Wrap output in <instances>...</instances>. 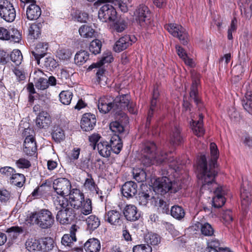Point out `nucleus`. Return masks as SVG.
<instances>
[{
	"label": "nucleus",
	"mask_w": 252,
	"mask_h": 252,
	"mask_svg": "<svg viewBox=\"0 0 252 252\" xmlns=\"http://www.w3.org/2000/svg\"><path fill=\"white\" fill-rule=\"evenodd\" d=\"M211 158L208 160L205 155L198 156L194 165L197 177L202 186L200 190L215 183V178L218 174L217 160L219 158V150L215 143L210 145Z\"/></svg>",
	"instance_id": "obj_1"
},
{
	"label": "nucleus",
	"mask_w": 252,
	"mask_h": 252,
	"mask_svg": "<svg viewBox=\"0 0 252 252\" xmlns=\"http://www.w3.org/2000/svg\"><path fill=\"white\" fill-rule=\"evenodd\" d=\"M157 146L153 142L147 141L143 145L142 150L141 163L145 166L153 164L160 165L168 163L169 166L176 170L181 164V161L174 158L171 153H166L161 151L159 154L156 153Z\"/></svg>",
	"instance_id": "obj_2"
},
{
	"label": "nucleus",
	"mask_w": 252,
	"mask_h": 252,
	"mask_svg": "<svg viewBox=\"0 0 252 252\" xmlns=\"http://www.w3.org/2000/svg\"><path fill=\"white\" fill-rule=\"evenodd\" d=\"M54 192L51 194V199L56 208L66 207L68 199L65 197L71 192V184L65 178H59L53 183Z\"/></svg>",
	"instance_id": "obj_3"
},
{
	"label": "nucleus",
	"mask_w": 252,
	"mask_h": 252,
	"mask_svg": "<svg viewBox=\"0 0 252 252\" xmlns=\"http://www.w3.org/2000/svg\"><path fill=\"white\" fill-rule=\"evenodd\" d=\"M26 221L30 224H36L42 229H47L53 225L54 217L51 211L44 209L30 213Z\"/></svg>",
	"instance_id": "obj_4"
},
{
	"label": "nucleus",
	"mask_w": 252,
	"mask_h": 252,
	"mask_svg": "<svg viewBox=\"0 0 252 252\" xmlns=\"http://www.w3.org/2000/svg\"><path fill=\"white\" fill-rule=\"evenodd\" d=\"M181 189L179 182H172L166 177L158 178L154 184V190L163 195L167 193H176Z\"/></svg>",
	"instance_id": "obj_5"
},
{
	"label": "nucleus",
	"mask_w": 252,
	"mask_h": 252,
	"mask_svg": "<svg viewBox=\"0 0 252 252\" xmlns=\"http://www.w3.org/2000/svg\"><path fill=\"white\" fill-rule=\"evenodd\" d=\"M115 102L117 103L116 106L118 108V113L117 118L120 116L125 123L128 122V118L123 110L126 109L130 113L135 114V104L129 101V96L128 94H123L115 98Z\"/></svg>",
	"instance_id": "obj_6"
},
{
	"label": "nucleus",
	"mask_w": 252,
	"mask_h": 252,
	"mask_svg": "<svg viewBox=\"0 0 252 252\" xmlns=\"http://www.w3.org/2000/svg\"><path fill=\"white\" fill-rule=\"evenodd\" d=\"M136 20L140 26L143 28L148 29L152 27L151 14L148 7L144 5H140L135 13Z\"/></svg>",
	"instance_id": "obj_7"
},
{
	"label": "nucleus",
	"mask_w": 252,
	"mask_h": 252,
	"mask_svg": "<svg viewBox=\"0 0 252 252\" xmlns=\"http://www.w3.org/2000/svg\"><path fill=\"white\" fill-rule=\"evenodd\" d=\"M56 208L59 210L56 215V219L60 223L66 224L71 223L74 220L75 218V211L69 207L68 203L66 207Z\"/></svg>",
	"instance_id": "obj_8"
},
{
	"label": "nucleus",
	"mask_w": 252,
	"mask_h": 252,
	"mask_svg": "<svg viewBox=\"0 0 252 252\" xmlns=\"http://www.w3.org/2000/svg\"><path fill=\"white\" fill-rule=\"evenodd\" d=\"M118 103L115 102V98L111 96H103L99 98L97 106L100 112L103 113H107L110 111L112 110L114 115H117L118 116V108L116 104Z\"/></svg>",
	"instance_id": "obj_9"
},
{
	"label": "nucleus",
	"mask_w": 252,
	"mask_h": 252,
	"mask_svg": "<svg viewBox=\"0 0 252 252\" xmlns=\"http://www.w3.org/2000/svg\"><path fill=\"white\" fill-rule=\"evenodd\" d=\"M168 32L173 36L177 37L182 44L186 45L188 43V33L185 29L180 25L171 23L165 26Z\"/></svg>",
	"instance_id": "obj_10"
},
{
	"label": "nucleus",
	"mask_w": 252,
	"mask_h": 252,
	"mask_svg": "<svg viewBox=\"0 0 252 252\" xmlns=\"http://www.w3.org/2000/svg\"><path fill=\"white\" fill-rule=\"evenodd\" d=\"M116 15V9L109 3H106L101 6L98 13V18L102 22L114 21Z\"/></svg>",
	"instance_id": "obj_11"
},
{
	"label": "nucleus",
	"mask_w": 252,
	"mask_h": 252,
	"mask_svg": "<svg viewBox=\"0 0 252 252\" xmlns=\"http://www.w3.org/2000/svg\"><path fill=\"white\" fill-rule=\"evenodd\" d=\"M0 16L7 22H12L15 20L16 11L10 2L4 1L0 4Z\"/></svg>",
	"instance_id": "obj_12"
},
{
	"label": "nucleus",
	"mask_w": 252,
	"mask_h": 252,
	"mask_svg": "<svg viewBox=\"0 0 252 252\" xmlns=\"http://www.w3.org/2000/svg\"><path fill=\"white\" fill-rule=\"evenodd\" d=\"M0 39L18 43L21 39V34L15 28L7 30L3 27H0Z\"/></svg>",
	"instance_id": "obj_13"
},
{
	"label": "nucleus",
	"mask_w": 252,
	"mask_h": 252,
	"mask_svg": "<svg viewBox=\"0 0 252 252\" xmlns=\"http://www.w3.org/2000/svg\"><path fill=\"white\" fill-rule=\"evenodd\" d=\"M69 207H73L75 209H78L82 205L84 201V195L77 189H73L71 192L68 195Z\"/></svg>",
	"instance_id": "obj_14"
},
{
	"label": "nucleus",
	"mask_w": 252,
	"mask_h": 252,
	"mask_svg": "<svg viewBox=\"0 0 252 252\" xmlns=\"http://www.w3.org/2000/svg\"><path fill=\"white\" fill-rule=\"evenodd\" d=\"M104 219L105 221L116 227L121 226L123 222L121 213L116 210H110L106 212Z\"/></svg>",
	"instance_id": "obj_15"
},
{
	"label": "nucleus",
	"mask_w": 252,
	"mask_h": 252,
	"mask_svg": "<svg viewBox=\"0 0 252 252\" xmlns=\"http://www.w3.org/2000/svg\"><path fill=\"white\" fill-rule=\"evenodd\" d=\"M113 60V58L112 56L111 53L110 52H108L103 55L101 60L99 62L92 64L89 66V68L92 69L94 68H98L96 72V75L97 77V80L99 81L101 77L103 76V75L104 73V69L100 67L105 63H111Z\"/></svg>",
	"instance_id": "obj_16"
},
{
	"label": "nucleus",
	"mask_w": 252,
	"mask_h": 252,
	"mask_svg": "<svg viewBox=\"0 0 252 252\" xmlns=\"http://www.w3.org/2000/svg\"><path fill=\"white\" fill-rule=\"evenodd\" d=\"M242 205L245 207L249 206L252 201L251 186L249 182H244L241 189Z\"/></svg>",
	"instance_id": "obj_17"
},
{
	"label": "nucleus",
	"mask_w": 252,
	"mask_h": 252,
	"mask_svg": "<svg viewBox=\"0 0 252 252\" xmlns=\"http://www.w3.org/2000/svg\"><path fill=\"white\" fill-rule=\"evenodd\" d=\"M96 118L94 114L91 113H85L82 118L81 121V128L86 131L92 130L96 124Z\"/></svg>",
	"instance_id": "obj_18"
},
{
	"label": "nucleus",
	"mask_w": 252,
	"mask_h": 252,
	"mask_svg": "<svg viewBox=\"0 0 252 252\" xmlns=\"http://www.w3.org/2000/svg\"><path fill=\"white\" fill-rule=\"evenodd\" d=\"M159 95V91L157 88H154L153 93V97L151 101L150 108L148 112L147 118L146 125H150L151 119L153 115L158 113L159 107L158 105V98Z\"/></svg>",
	"instance_id": "obj_19"
},
{
	"label": "nucleus",
	"mask_w": 252,
	"mask_h": 252,
	"mask_svg": "<svg viewBox=\"0 0 252 252\" xmlns=\"http://www.w3.org/2000/svg\"><path fill=\"white\" fill-rule=\"evenodd\" d=\"M123 214L126 219L130 221L138 220L141 217L137 207L132 204L126 205L123 210Z\"/></svg>",
	"instance_id": "obj_20"
},
{
	"label": "nucleus",
	"mask_w": 252,
	"mask_h": 252,
	"mask_svg": "<svg viewBox=\"0 0 252 252\" xmlns=\"http://www.w3.org/2000/svg\"><path fill=\"white\" fill-rule=\"evenodd\" d=\"M35 139L32 135L27 136L24 141L23 152L27 156H32L36 152Z\"/></svg>",
	"instance_id": "obj_21"
},
{
	"label": "nucleus",
	"mask_w": 252,
	"mask_h": 252,
	"mask_svg": "<svg viewBox=\"0 0 252 252\" xmlns=\"http://www.w3.org/2000/svg\"><path fill=\"white\" fill-rule=\"evenodd\" d=\"M137 192V185L133 181H128L125 183L122 188L123 195L127 198H132Z\"/></svg>",
	"instance_id": "obj_22"
},
{
	"label": "nucleus",
	"mask_w": 252,
	"mask_h": 252,
	"mask_svg": "<svg viewBox=\"0 0 252 252\" xmlns=\"http://www.w3.org/2000/svg\"><path fill=\"white\" fill-rule=\"evenodd\" d=\"M48 48V43H39L36 45L35 50L32 52V56L34 57L38 64H40V59L46 54Z\"/></svg>",
	"instance_id": "obj_23"
},
{
	"label": "nucleus",
	"mask_w": 252,
	"mask_h": 252,
	"mask_svg": "<svg viewBox=\"0 0 252 252\" xmlns=\"http://www.w3.org/2000/svg\"><path fill=\"white\" fill-rule=\"evenodd\" d=\"M132 44L129 35H125L117 40L114 45L113 49L116 52H120Z\"/></svg>",
	"instance_id": "obj_24"
},
{
	"label": "nucleus",
	"mask_w": 252,
	"mask_h": 252,
	"mask_svg": "<svg viewBox=\"0 0 252 252\" xmlns=\"http://www.w3.org/2000/svg\"><path fill=\"white\" fill-rule=\"evenodd\" d=\"M51 123V118L47 112L42 111L39 113L36 120V125L39 128L46 129Z\"/></svg>",
	"instance_id": "obj_25"
},
{
	"label": "nucleus",
	"mask_w": 252,
	"mask_h": 252,
	"mask_svg": "<svg viewBox=\"0 0 252 252\" xmlns=\"http://www.w3.org/2000/svg\"><path fill=\"white\" fill-rule=\"evenodd\" d=\"M215 196L213 198V206L215 208H220L222 206L225 202L224 197V190L221 187H217L214 191Z\"/></svg>",
	"instance_id": "obj_26"
},
{
	"label": "nucleus",
	"mask_w": 252,
	"mask_h": 252,
	"mask_svg": "<svg viewBox=\"0 0 252 252\" xmlns=\"http://www.w3.org/2000/svg\"><path fill=\"white\" fill-rule=\"evenodd\" d=\"M40 7L36 4H31L27 7L26 11L27 18L29 20L37 19L41 15Z\"/></svg>",
	"instance_id": "obj_27"
},
{
	"label": "nucleus",
	"mask_w": 252,
	"mask_h": 252,
	"mask_svg": "<svg viewBox=\"0 0 252 252\" xmlns=\"http://www.w3.org/2000/svg\"><path fill=\"white\" fill-rule=\"evenodd\" d=\"M203 116L202 114H199V119L195 121L191 120L190 122V126L192 127L193 133L197 136H202L204 133V129L203 127Z\"/></svg>",
	"instance_id": "obj_28"
},
{
	"label": "nucleus",
	"mask_w": 252,
	"mask_h": 252,
	"mask_svg": "<svg viewBox=\"0 0 252 252\" xmlns=\"http://www.w3.org/2000/svg\"><path fill=\"white\" fill-rule=\"evenodd\" d=\"M115 115L117 120L111 122L110 124L109 127L112 132L118 133V135H119V134L122 133L125 130L124 124H127V123H125L120 116L117 118V115Z\"/></svg>",
	"instance_id": "obj_29"
},
{
	"label": "nucleus",
	"mask_w": 252,
	"mask_h": 252,
	"mask_svg": "<svg viewBox=\"0 0 252 252\" xmlns=\"http://www.w3.org/2000/svg\"><path fill=\"white\" fill-rule=\"evenodd\" d=\"M100 243L95 238L89 239L84 245L86 252H98L100 249Z\"/></svg>",
	"instance_id": "obj_30"
},
{
	"label": "nucleus",
	"mask_w": 252,
	"mask_h": 252,
	"mask_svg": "<svg viewBox=\"0 0 252 252\" xmlns=\"http://www.w3.org/2000/svg\"><path fill=\"white\" fill-rule=\"evenodd\" d=\"M84 187L87 190L99 194V189L97 186L93 179L92 175L89 173H87V177L85 179Z\"/></svg>",
	"instance_id": "obj_31"
},
{
	"label": "nucleus",
	"mask_w": 252,
	"mask_h": 252,
	"mask_svg": "<svg viewBox=\"0 0 252 252\" xmlns=\"http://www.w3.org/2000/svg\"><path fill=\"white\" fill-rule=\"evenodd\" d=\"M109 143L112 151L114 153L118 154L120 152L123 147V143L119 135L116 134L112 136Z\"/></svg>",
	"instance_id": "obj_32"
},
{
	"label": "nucleus",
	"mask_w": 252,
	"mask_h": 252,
	"mask_svg": "<svg viewBox=\"0 0 252 252\" xmlns=\"http://www.w3.org/2000/svg\"><path fill=\"white\" fill-rule=\"evenodd\" d=\"M199 80L194 79L192 81L190 88V97L197 106L201 104V101L199 97L197 87L199 84Z\"/></svg>",
	"instance_id": "obj_33"
},
{
	"label": "nucleus",
	"mask_w": 252,
	"mask_h": 252,
	"mask_svg": "<svg viewBox=\"0 0 252 252\" xmlns=\"http://www.w3.org/2000/svg\"><path fill=\"white\" fill-rule=\"evenodd\" d=\"M77 226L76 225H73L70 229V234H64L62 239L61 243L65 246H69L74 241H76V238L75 236V231L77 230Z\"/></svg>",
	"instance_id": "obj_34"
},
{
	"label": "nucleus",
	"mask_w": 252,
	"mask_h": 252,
	"mask_svg": "<svg viewBox=\"0 0 252 252\" xmlns=\"http://www.w3.org/2000/svg\"><path fill=\"white\" fill-rule=\"evenodd\" d=\"M97 148L99 155L102 157L108 158L110 156L112 149L109 146V142L100 141L97 144Z\"/></svg>",
	"instance_id": "obj_35"
},
{
	"label": "nucleus",
	"mask_w": 252,
	"mask_h": 252,
	"mask_svg": "<svg viewBox=\"0 0 252 252\" xmlns=\"http://www.w3.org/2000/svg\"><path fill=\"white\" fill-rule=\"evenodd\" d=\"M87 224V230L90 232H92L97 228L100 224L99 219L94 215H90L86 219Z\"/></svg>",
	"instance_id": "obj_36"
},
{
	"label": "nucleus",
	"mask_w": 252,
	"mask_h": 252,
	"mask_svg": "<svg viewBox=\"0 0 252 252\" xmlns=\"http://www.w3.org/2000/svg\"><path fill=\"white\" fill-rule=\"evenodd\" d=\"M26 178L23 174L15 173L13 176L9 178V182L10 184L21 188L25 182Z\"/></svg>",
	"instance_id": "obj_37"
},
{
	"label": "nucleus",
	"mask_w": 252,
	"mask_h": 252,
	"mask_svg": "<svg viewBox=\"0 0 252 252\" xmlns=\"http://www.w3.org/2000/svg\"><path fill=\"white\" fill-rule=\"evenodd\" d=\"M79 32L81 36L89 38L94 36L95 31L91 26L83 25L79 28Z\"/></svg>",
	"instance_id": "obj_38"
},
{
	"label": "nucleus",
	"mask_w": 252,
	"mask_h": 252,
	"mask_svg": "<svg viewBox=\"0 0 252 252\" xmlns=\"http://www.w3.org/2000/svg\"><path fill=\"white\" fill-rule=\"evenodd\" d=\"M89 53L86 51L81 50L77 52L74 57V62L78 65L85 63L89 58Z\"/></svg>",
	"instance_id": "obj_39"
},
{
	"label": "nucleus",
	"mask_w": 252,
	"mask_h": 252,
	"mask_svg": "<svg viewBox=\"0 0 252 252\" xmlns=\"http://www.w3.org/2000/svg\"><path fill=\"white\" fill-rule=\"evenodd\" d=\"M244 109L252 115V91H248L242 101Z\"/></svg>",
	"instance_id": "obj_40"
},
{
	"label": "nucleus",
	"mask_w": 252,
	"mask_h": 252,
	"mask_svg": "<svg viewBox=\"0 0 252 252\" xmlns=\"http://www.w3.org/2000/svg\"><path fill=\"white\" fill-rule=\"evenodd\" d=\"M182 141L183 138L180 134V130L177 126H175L171 133L170 142L173 145H178L182 143Z\"/></svg>",
	"instance_id": "obj_41"
},
{
	"label": "nucleus",
	"mask_w": 252,
	"mask_h": 252,
	"mask_svg": "<svg viewBox=\"0 0 252 252\" xmlns=\"http://www.w3.org/2000/svg\"><path fill=\"white\" fill-rule=\"evenodd\" d=\"M155 205L159 212L168 214L170 211L169 204L159 197L155 198Z\"/></svg>",
	"instance_id": "obj_42"
},
{
	"label": "nucleus",
	"mask_w": 252,
	"mask_h": 252,
	"mask_svg": "<svg viewBox=\"0 0 252 252\" xmlns=\"http://www.w3.org/2000/svg\"><path fill=\"white\" fill-rule=\"evenodd\" d=\"M26 248L30 252H35L42 251V246L41 241L34 239L26 242Z\"/></svg>",
	"instance_id": "obj_43"
},
{
	"label": "nucleus",
	"mask_w": 252,
	"mask_h": 252,
	"mask_svg": "<svg viewBox=\"0 0 252 252\" xmlns=\"http://www.w3.org/2000/svg\"><path fill=\"white\" fill-rule=\"evenodd\" d=\"M170 214L173 218L177 220L183 219L185 215L183 208L178 205H175L171 207Z\"/></svg>",
	"instance_id": "obj_44"
},
{
	"label": "nucleus",
	"mask_w": 252,
	"mask_h": 252,
	"mask_svg": "<svg viewBox=\"0 0 252 252\" xmlns=\"http://www.w3.org/2000/svg\"><path fill=\"white\" fill-rule=\"evenodd\" d=\"M72 96L73 94L69 91H62L59 94L60 101L64 105H68L71 102Z\"/></svg>",
	"instance_id": "obj_45"
},
{
	"label": "nucleus",
	"mask_w": 252,
	"mask_h": 252,
	"mask_svg": "<svg viewBox=\"0 0 252 252\" xmlns=\"http://www.w3.org/2000/svg\"><path fill=\"white\" fill-rule=\"evenodd\" d=\"M133 177L138 182H144L146 179V173L143 169L133 168Z\"/></svg>",
	"instance_id": "obj_46"
},
{
	"label": "nucleus",
	"mask_w": 252,
	"mask_h": 252,
	"mask_svg": "<svg viewBox=\"0 0 252 252\" xmlns=\"http://www.w3.org/2000/svg\"><path fill=\"white\" fill-rule=\"evenodd\" d=\"M145 241L148 245H157L160 241V237L157 234H148L145 237Z\"/></svg>",
	"instance_id": "obj_47"
},
{
	"label": "nucleus",
	"mask_w": 252,
	"mask_h": 252,
	"mask_svg": "<svg viewBox=\"0 0 252 252\" xmlns=\"http://www.w3.org/2000/svg\"><path fill=\"white\" fill-rule=\"evenodd\" d=\"M11 60L16 65H19L21 64L23 59V56L21 51L19 50H14L9 55Z\"/></svg>",
	"instance_id": "obj_48"
},
{
	"label": "nucleus",
	"mask_w": 252,
	"mask_h": 252,
	"mask_svg": "<svg viewBox=\"0 0 252 252\" xmlns=\"http://www.w3.org/2000/svg\"><path fill=\"white\" fill-rule=\"evenodd\" d=\"M101 46V42L99 40H94L90 43L89 46L90 51L94 55L99 54L100 52Z\"/></svg>",
	"instance_id": "obj_49"
},
{
	"label": "nucleus",
	"mask_w": 252,
	"mask_h": 252,
	"mask_svg": "<svg viewBox=\"0 0 252 252\" xmlns=\"http://www.w3.org/2000/svg\"><path fill=\"white\" fill-rule=\"evenodd\" d=\"M42 246V250L44 251H50L54 247V242L52 238L50 237H46L41 241Z\"/></svg>",
	"instance_id": "obj_50"
},
{
	"label": "nucleus",
	"mask_w": 252,
	"mask_h": 252,
	"mask_svg": "<svg viewBox=\"0 0 252 252\" xmlns=\"http://www.w3.org/2000/svg\"><path fill=\"white\" fill-rule=\"evenodd\" d=\"M81 209V213L85 215H88L92 213V201L90 199H84V201L83 202L82 205L80 208Z\"/></svg>",
	"instance_id": "obj_51"
},
{
	"label": "nucleus",
	"mask_w": 252,
	"mask_h": 252,
	"mask_svg": "<svg viewBox=\"0 0 252 252\" xmlns=\"http://www.w3.org/2000/svg\"><path fill=\"white\" fill-rule=\"evenodd\" d=\"M201 231L206 236H211L214 234V229L212 225L208 222L201 225Z\"/></svg>",
	"instance_id": "obj_52"
},
{
	"label": "nucleus",
	"mask_w": 252,
	"mask_h": 252,
	"mask_svg": "<svg viewBox=\"0 0 252 252\" xmlns=\"http://www.w3.org/2000/svg\"><path fill=\"white\" fill-rule=\"evenodd\" d=\"M127 26V23L124 19H120L114 24L113 29L116 32H121L126 28Z\"/></svg>",
	"instance_id": "obj_53"
},
{
	"label": "nucleus",
	"mask_w": 252,
	"mask_h": 252,
	"mask_svg": "<svg viewBox=\"0 0 252 252\" xmlns=\"http://www.w3.org/2000/svg\"><path fill=\"white\" fill-rule=\"evenodd\" d=\"M29 34L33 39L37 38L40 34V26L38 24H32L29 28Z\"/></svg>",
	"instance_id": "obj_54"
},
{
	"label": "nucleus",
	"mask_w": 252,
	"mask_h": 252,
	"mask_svg": "<svg viewBox=\"0 0 252 252\" xmlns=\"http://www.w3.org/2000/svg\"><path fill=\"white\" fill-rule=\"evenodd\" d=\"M72 55V53L69 49H62L57 51V57L60 60L65 61L70 59Z\"/></svg>",
	"instance_id": "obj_55"
},
{
	"label": "nucleus",
	"mask_w": 252,
	"mask_h": 252,
	"mask_svg": "<svg viewBox=\"0 0 252 252\" xmlns=\"http://www.w3.org/2000/svg\"><path fill=\"white\" fill-rule=\"evenodd\" d=\"M53 139L57 142H60L63 140L65 137L63 130L60 127H57L54 130L52 134Z\"/></svg>",
	"instance_id": "obj_56"
},
{
	"label": "nucleus",
	"mask_w": 252,
	"mask_h": 252,
	"mask_svg": "<svg viewBox=\"0 0 252 252\" xmlns=\"http://www.w3.org/2000/svg\"><path fill=\"white\" fill-rule=\"evenodd\" d=\"M221 220L225 224H228L233 220L232 212L230 210H223L221 215Z\"/></svg>",
	"instance_id": "obj_57"
},
{
	"label": "nucleus",
	"mask_w": 252,
	"mask_h": 252,
	"mask_svg": "<svg viewBox=\"0 0 252 252\" xmlns=\"http://www.w3.org/2000/svg\"><path fill=\"white\" fill-rule=\"evenodd\" d=\"M137 200L140 205L145 206L148 202L150 198V195L148 193L145 192H140L138 196H136Z\"/></svg>",
	"instance_id": "obj_58"
},
{
	"label": "nucleus",
	"mask_w": 252,
	"mask_h": 252,
	"mask_svg": "<svg viewBox=\"0 0 252 252\" xmlns=\"http://www.w3.org/2000/svg\"><path fill=\"white\" fill-rule=\"evenodd\" d=\"M35 87L37 89L44 90L49 87V83L47 79L40 77L35 83Z\"/></svg>",
	"instance_id": "obj_59"
},
{
	"label": "nucleus",
	"mask_w": 252,
	"mask_h": 252,
	"mask_svg": "<svg viewBox=\"0 0 252 252\" xmlns=\"http://www.w3.org/2000/svg\"><path fill=\"white\" fill-rule=\"evenodd\" d=\"M7 232L10 234V235L13 238H16L18 236L23 232V229L21 227L19 226H12L9 228H8Z\"/></svg>",
	"instance_id": "obj_60"
},
{
	"label": "nucleus",
	"mask_w": 252,
	"mask_h": 252,
	"mask_svg": "<svg viewBox=\"0 0 252 252\" xmlns=\"http://www.w3.org/2000/svg\"><path fill=\"white\" fill-rule=\"evenodd\" d=\"M43 65L47 68H55L58 66V63L53 58L51 57H47L42 60Z\"/></svg>",
	"instance_id": "obj_61"
},
{
	"label": "nucleus",
	"mask_w": 252,
	"mask_h": 252,
	"mask_svg": "<svg viewBox=\"0 0 252 252\" xmlns=\"http://www.w3.org/2000/svg\"><path fill=\"white\" fill-rule=\"evenodd\" d=\"M16 165L17 167L21 169L29 168L31 166L30 161L25 158H20L16 161Z\"/></svg>",
	"instance_id": "obj_62"
},
{
	"label": "nucleus",
	"mask_w": 252,
	"mask_h": 252,
	"mask_svg": "<svg viewBox=\"0 0 252 252\" xmlns=\"http://www.w3.org/2000/svg\"><path fill=\"white\" fill-rule=\"evenodd\" d=\"M152 248L147 244L138 245L133 248V252H152Z\"/></svg>",
	"instance_id": "obj_63"
},
{
	"label": "nucleus",
	"mask_w": 252,
	"mask_h": 252,
	"mask_svg": "<svg viewBox=\"0 0 252 252\" xmlns=\"http://www.w3.org/2000/svg\"><path fill=\"white\" fill-rule=\"evenodd\" d=\"M237 20L235 18L232 20L230 26L227 31V38L229 40L233 39L232 32H235L237 30Z\"/></svg>",
	"instance_id": "obj_64"
}]
</instances>
